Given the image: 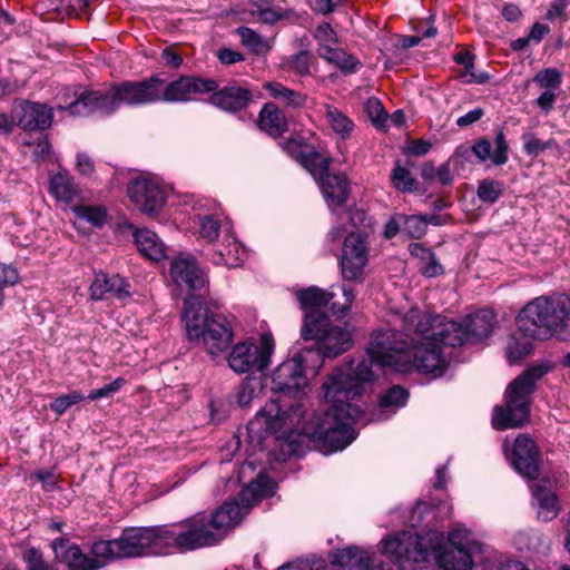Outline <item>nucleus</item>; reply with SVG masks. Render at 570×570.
<instances>
[{
    "label": "nucleus",
    "instance_id": "obj_40",
    "mask_svg": "<svg viewBox=\"0 0 570 570\" xmlns=\"http://www.w3.org/2000/svg\"><path fill=\"white\" fill-rule=\"evenodd\" d=\"M478 197L481 202L494 204L503 194V186L494 179H483L479 181Z\"/></svg>",
    "mask_w": 570,
    "mask_h": 570
},
{
    "label": "nucleus",
    "instance_id": "obj_13",
    "mask_svg": "<svg viewBox=\"0 0 570 570\" xmlns=\"http://www.w3.org/2000/svg\"><path fill=\"white\" fill-rule=\"evenodd\" d=\"M301 409L297 405L295 409L292 405V414L287 410H283L278 400H271L264 407L256 414L247 425L248 436L252 441L257 439L258 442L268 433H277L285 429L288 424L293 423V415Z\"/></svg>",
    "mask_w": 570,
    "mask_h": 570
},
{
    "label": "nucleus",
    "instance_id": "obj_57",
    "mask_svg": "<svg viewBox=\"0 0 570 570\" xmlns=\"http://www.w3.org/2000/svg\"><path fill=\"white\" fill-rule=\"evenodd\" d=\"M491 150V142L487 138H481L476 140L472 146V151L480 161H485L488 159L492 160Z\"/></svg>",
    "mask_w": 570,
    "mask_h": 570
},
{
    "label": "nucleus",
    "instance_id": "obj_22",
    "mask_svg": "<svg viewBox=\"0 0 570 570\" xmlns=\"http://www.w3.org/2000/svg\"><path fill=\"white\" fill-rule=\"evenodd\" d=\"M212 92L210 104L229 112L245 109L252 99L250 90L237 85L226 86L220 90L216 89Z\"/></svg>",
    "mask_w": 570,
    "mask_h": 570
},
{
    "label": "nucleus",
    "instance_id": "obj_24",
    "mask_svg": "<svg viewBox=\"0 0 570 570\" xmlns=\"http://www.w3.org/2000/svg\"><path fill=\"white\" fill-rule=\"evenodd\" d=\"M534 499L538 502V518L543 521L554 519L560 510L557 495L551 491V482L542 480L531 487Z\"/></svg>",
    "mask_w": 570,
    "mask_h": 570
},
{
    "label": "nucleus",
    "instance_id": "obj_32",
    "mask_svg": "<svg viewBox=\"0 0 570 570\" xmlns=\"http://www.w3.org/2000/svg\"><path fill=\"white\" fill-rule=\"evenodd\" d=\"M322 59L331 65L337 67L344 73H354L361 67V61L347 53L344 49L338 48L337 45L320 56Z\"/></svg>",
    "mask_w": 570,
    "mask_h": 570
},
{
    "label": "nucleus",
    "instance_id": "obj_64",
    "mask_svg": "<svg viewBox=\"0 0 570 570\" xmlns=\"http://www.w3.org/2000/svg\"><path fill=\"white\" fill-rule=\"evenodd\" d=\"M77 168L81 175L88 176L94 173L95 165L88 155L81 153L77 155Z\"/></svg>",
    "mask_w": 570,
    "mask_h": 570
},
{
    "label": "nucleus",
    "instance_id": "obj_26",
    "mask_svg": "<svg viewBox=\"0 0 570 570\" xmlns=\"http://www.w3.org/2000/svg\"><path fill=\"white\" fill-rule=\"evenodd\" d=\"M407 392L399 385L392 386L385 394L380 397L379 409L373 414L372 420L384 421L391 417L397 409L405 405Z\"/></svg>",
    "mask_w": 570,
    "mask_h": 570
},
{
    "label": "nucleus",
    "instance_id": "obj_53",
    "mask_svg": "<svg viewBox=\"0 0 570 570\" xmlns=\"http://www.w3.org/2000/svg\"><path fill=\"white\" fill-rule=\"evenodd\" d=\"M125 383L126 381L122 377H117L111 383L106 384L100 389L92 390L89 393L88 399L95 401L104 397H110L117 393L125 385Z\"/></svg>",
    "mask_w": 570,
    "mask_h": 570
},
{
    "label": "nucleus",
    "instance_id": "obj_39",
    "mask_svg": "<svg viewBox=\"0 0 570 570\" xmlns=\"http://www.w3.org/2000/svg\"><path fill=\"white\" fill-rule=\"evenodd\" d=\"M75 213L78 218L85 219L95 227H101L107 220V209L102 206H77Z\"/></svg>",
    "mask_w": 570,
    "mask_h": 570
},
{
    "label": "nucleus",
    "instance_id": "obj_8",
    "mask_svg": "<svg viewBox=\"0 0 570 570\" xmlns=\"http://www.w3.org/2000/svg\"><path fill=\"white\" fill-rule=\"evenodd\" d=\"M302 336L306 341H316L317 351H312L309 356L315 355L317 358L335 357L350 350L353 344L352 335L347 330L331 326L328 317L317 311L305 314Z\"/></svg>",
    "mask_w": 570,
    "mask_h": 570
},
{
    "label": "nucleus",
    "instance_id": "obj_25",
    "mask_svg": "<svg viewBox=\"0 0 570 570\" xmlns=\"http://www.w3.org/2000/svg\"><path fill=\"white\" fill-rule=\"evenodd\" d=\"M371 562L370 554L357 547L337 550L332 556V564L336 570H368Z\"/></svg>",
    "mask_w": 570,
    "mask_h": 570
},
{
    "label": "nucleus",
    "instance_id": "obj_47",
    "mask_svg": "<svg viewBox=\"0 0 570 570\" xmlns=\"http://www.w3.org/2000/svg\"><path fill=\"white\" fill-rule=\"evenodd\" d=\"M83 395L79 391H72L53 400L50 409L58 415L63 414L69 407L81 402Z\"/></svg>",
    "mask_w": 570,
    "mask_h": 570
},
{
    "label": "nucleus",
    "instance_id": "obj_15",
    "mask_svg": "<svg viewBox=\"0 0 570 570\" xmlns=\"http://www.w3.org/2000/svg\"><path fill=\"white\" fill-rule=\"evenodd\" d=\"M127 194L134 205L144 214L155 215L165 205L164 188L149 178H138L128 185Z\"/></svg>",
    "mask_w": 570,
    "mask_h": 570
},
{
    "label": "nucleus",
    "instance_id": "obj_58",
    "mask_svg": "<svg viewBox=\"0 0 570 570\" xmlns=\"http://www.w3.org/2000/svg\"><path fill=\"white\" fill-rule=\"evenodd\" d=\"M31 476L41 482L46 491L53 490L57 484V476L52 470H39L33 472Z\"/></svg>",
    "mask_w": 570,
    "mask_h": 570
},
{
    "label": "nucleus",
    "instance_id": "obj_46",
    "mask_svg": "<svg viewBox=\"0 0 570 570\" xmlns=\"http://www.w3.org/2000/svg\"><path fill=\"white\" fill-rule=\"evenodd\" d=\"M455 61L465 68V76L469 77L466 80L468 82L484 83L488 80L489 77L485 72H480L478 75L473 72V56L470 52L458 53L455 56Z\"/></svg>",
    "mask_w": 570,
    "mask_h": 570
},
{
    "label": "nucleus",
    "instance_id": "obj_27",
    "mask_svg": "<svg viewBox=\"0 0 570 570\" xmlns=\"http://www.w3.org/2000/svg\"><path fill=\"white\" fill-rule=\"evenodd\" d=\"M258 126L268 135L278 137L287 130V119L276 105L268 102L259 112Z\"/></svg>",
    "mask_w": 570,
    "mask_h": 570
},
{
    "label": "nucleus",
    "instance_id": "obj_18",
    "mask_svg": "<svg viewBox=\"0 0 570 570\" xmlns=\"http://www.w3.org/2000/svg\"><path fill=\"white\" fill-rule=\"evenodd\" d=\"M511 463L528 479H537L540 468V452L534 441L524 434L517 436L513 443Z\"/></svg>",
    "mask_w": 570,
    "mask_h": 570
},
{
    "label": "nucleus",
    "instance_id": "obj_20",
    "mask_svg": "<svg viewBox=\"0 0 570 570\" xmlns=\"http://www.w3.org/2000/svg\"><path fill=\"white\" fill-rule=\"evenodd\" d=\"M89 289L90 297L95 301H121L130 296V284L119 274L96 273Z\"/></svg>",
    "mask_w": 570,
    "mask_h": 570
},
{
    "label": "nucleus",
    "instance_id": "obj_62",
    "mask_svg": "<svg viewBox=\"0 0 570 570\" xmlns=\"http://www.w3.org/2000/svg\"><path fill=\"white\" fill-rule=\"evenodd\" d=\"M431 147V142L422 139H416L412 140L409 144L406 153L414 156H423L430 151Z\"/></svg>",
    "mask_w": 570,
    "mask_h": 570
},
{
    "label": "nucleus",
    "instance_id": "obj_49",
    "mask_svg": "<svg viewBox=\"0 0 570 570\" xmlns=\"http://www.w3.org/2000/svg\"><path fill=\"white\" fill-rule=\"evenodd\" d=\"M532 344L529 342H518L512 338L507 347V357L510 363H517L530 354Z\"/></svg>",
    "mask_w": 570,
    "mask_h": 570
},
{
    "label": "nucleus",
    "instance_id": "obj_33",
    "mask_svg": "<svg viewBox=\"0 0 570 570\" xmlns=\"http://www.w3.org/2000/svg\"><path fill=\"white\" fill-rule=\"evenodd\" d=\"M410 254L420 262L430 261V265L420 266V272L426 277H436L443 274V267L435 254L420 243H412L409 246Z\"/></svg>",
    "mask_w": 570,
    "mask_h": 570
},
{
    "label": "nucleus",
    "instance_id": "obj_10",
    "mask_svg": "<svg viewBox=\"0 0 570 570\" xmlns=\"http://www.w3.org/2000/svg\"><path fill=\"white\" fill-rule=\"evenodd\" d=\"M370 248L363 233L351 232L345 238L338 256V266L344 281L362 284L368 264Z\"/></svg>",
    "mask_w": 570,
    "mask_h": 570
},
{
    "label": "nucleus",
    "instance_id": "obj_41",
    "mask_svg": "<svg viewBox=\"0 0 570 570\" xmlns=\"http://www.w3.org/2000/svg\"><path fill=\"white\" fill-rule=\"evenodd\" d=\"M402 229L412 238L419 239L426 233V220L423 215H400Z\"/></svg>",
    "mask_w": 570,
    "mask_h": 570
},
{
    "label": "nucleus",
    "instance_id": "obj_51",
    "mask_svg": "<svg viewBox=\"0 0 570 570\" xmlns=\"http://www.w3.org/2000/svg\"><path fill=\"white\" fill-rule=\"evenodd\" d=\"M261 391L259 384L255 381L247 380L240 386L237 394V402L239 406H248L253 399L257 396Z\"/></svg>",
    "mask_w": 570,
    "mask_h": 570
},
{
    "label": "nucleus",
    "instance_id": "obj_12",
    "mask_svg": "<svg viewBox=\"0 0 570 570\" xmlns=\"http://www.w3.org/2000/svg\"><path fill=\"white\" fill-rule=\"evenodd\" d=\"M340 289L342 292V301H334L336 297L334 292H327L315 286L298 291L296 296L302 307L308 309L307 313L313 311L323 313L321 308L330 305V311L333 315L343 317L351 309L355 293L347 285H342Z\"/></svg>",
    "mask_w": 570,
    "mask_h": 570
},
{
    "label": "nucleus",
    "instance_id": "obj_61",
    "mask_svg": "<svg viewBox=\"0 0 570 570\" xmlns=\"http://www.w3.org/2000/svg\"><path fill=\"white\" fill-rule=\"evenodd\" d=\"M345 0H316L314 11L321 14H328L343 4Z\"/></svg>",
    "mask_w": 570,
    "mask_h": 570
},
{
    "label": "nucleus",
    "instance_id": "obj_1",
    "mask_svg": "<svg viewBox=\"0 0 570 570\" xmlns=\"http://www.w3.org/2000/svg\"><path fill=\"white\" fill-rule=\"evenodd\" d=\"M402 331L382 328L371 335L367 354L355 367L336 368L323 383L324 413L303 428L304 434L316 442L324 453L345 449L356 433L353 425L362 419L361 410L348 401L365 390L379 371L389 367L441 376L449 362L443 346H461L491 335L495 314L483 308L468 317L466 324L446 320L417 307L402 315Z\"/></svg>",
    "mask_w": 570,
    "mask_h": 570
},
{
    "label": "nucleus",
    "instance_id": "obj_29",
    "mask_svg": "<svg viewBox=\"0 0 570 570\" xmlns=\"http://www.w3.org/2000/svg\"><path fill=\"white\" fill-rule=\"evenodd\" d=\"M297 161L317 180L330 169L332 159L330 157L322 156L314 147L307 145L302 147V150L297 156Z\"/></svg>",
    "mask_w": 570,
    "mask_h": 570
},
{
    "label": "nucleus",
    "instance_id": "obj_50",
    "mask_svg": "<svg viewBox=\"0 0 570 570\" xmlns=\"http://www.w3.org/2000/svg\"><path fill=\"white\" fill-rule=\"evenodd\" d=\"M311 53L306 50H302L292 57L289 69L298 76H307L311 72Z\"/></svg>",
    "mask_w": 570,
    "mask_h": 570
},
{
    "label": "nucleus",
    "instance_id": "obj_2",
    "mask_svg": "<svg viewBox=\"0 0 570 570\" xmlns=\"http://www.w3.org/2000/svg\"><path fill=\"white\" fill-rule=\"evenodd\" d=\"M218 89L214 79L195 76H181L166 82L158 77L140 81H122L107 90H82L73 92V99L63 101L65 108L73 116H88L92 112L114 114L120 106L130 107L149 105L157 101L183 102L191 99V95L207 94Z\"/></svg>",
    "mask_w": 570,
    "mask_h": 570
},
{
    "label": "nucleus",
    "instance_id": "obj_9",
    "mask_svg": "<svg viewBox=\"0 0 570 570\" xmlns=\"http://www.w3.org/2000/svg\"><path fill=\"white\" fill-rule=\"evenodd\" d=\"M247 511V507H240L236 500H230L224 502L216 512L209 517L206 513H197L178 524H186L197 519L199 523L197 525V532L207 537L205 539L206 542L195 547V549H198L219 542L223 538V533L238 524Z\"/></svg>",
    "mask_w": 570,
    "mask_h": 570
},
{
    "label": "nucleus",
    "instance_id": "obj_19",
    "mask_svg": "<svg viewBox=\"0 0 570 570\" xmlns=\"http://www.w3.org/2000/svg\"><path fill=\"white\" fill-rule=\"evenodd\" d=\"M11 117L14 124L26 130H45L51 126L53 114L45 105L17 101L13 104Z\"/></svg>",
    "mask_w": 570,
    "mask_h": 570
},
{
    "label": "nucleus",
    "instance_id": "obj_59",
    "mask_svg": "<svg viewBox=\"0 0 570 570\" xmlns=\"http://www.w3.org/2000/svg\"><path fill=\"white\" fill-rule=\"evenodd\" d=\"M217 57L224 65H233L245 59L243 53L229 48L219 49L217 52Z\"/></svg>",
    "mask_w": 570,
    "mask_h": 570
},
{
    "label": "nucleus",
    "instance_id": "obj_60",
    "mask_svg": "<svg viewBox=\"0 0 570 570\" xmlns=\"http://www.w3.org/2000/svg\"><path fill=\"white\" fill-rule=\"evenodd\" d=\"M483 115L484 110L482 108H475L473 110H470L465 115L459 117L456 119V125L461 128L468 127L479 121L483 117Z\"/></svg>",
    "mask_w": 570,
    "mask_h": 570
},
{
    "label": "nucleus",
    "instance_id": "obj_45",
    "mask_svg": "<svg viewBox=\"0 0 570 570\" xmlns=\"http://www.w3.org/2000/svg\"><path fill=\"white\" fill-rule=\"evenodd\" d=\"M562 77L561 72L556 68H547L540 70L534 76V82L539 85V87L544 89L558 88L561 85Z\"/></svg>",
    "mask_w": 570,
    "mask_h": 570
},
{
    "label": "nucleus",
    "instance_id": "obj_56",
    "mask_svg": "<svg viewBox=\"0 0 570 570\" xmlns=\"http://www.w3.org/2000/svg\"><path fill=\"white\" fill-rule=\"evenodd\" d=\"M508 142L503 131H500L495 137V147L492 153V163L497 166L504 165L508 161Z\"/></svg>",
    "mask_w": 570,
    "mask_h": 570
},
{
    "label": "nucleus",
    "instance_id": "obj_4",
    "mask_svg": "<svg viewBox=\"0 0 570 570\" xmlns=\"http://www.w3.org/2000/svg\"><path fill=\"white\" fill-rule=\"evenodd\" d=\"M198 524L196 519L186 524L127 528L117 539L95 541L90 553L110 563L118 559L168 554L173 550H195L207 538L197 532Z\"/></svg>",
    "mask_w": 570,
    "mask_h": 570
},
{
    "label": "nucleus",
    "instance_id": "obj_3",
    "mask_svg": "<svg viewBox=\"0 0 570 570\" xmlns=\"http://www.w3.org/2000/svg\"><path fill=\"white\" fill-rule=\"evenodd\" d=\"M469 537L465 529H455L449 533L445 548L443 533L438 530H404L382 540V552L397 570H422L431 560L445 570H471L481 546Z\"/></svg>",
    "mask_w": 570,
    "mask_h": 570
},
{
    "label": "nucleus",
    "instance_id": "obj_5",
    "mask_svg": "<svg viewBox=\"0 0 570 570\" xmlns=\"http://www.w3.org/2000/svg\"><path fill=\"white\" fill-rule=\"evenodd\" d=\"M523 336L548 340L556 336L570 341V296H540L527 304L517 317Z\"/></svg>",
    "mask_w": 570,
    "mask_h": 570
},
{
    "label": "nucleus",
    "instance_id": "obj_37",
    "mask_svg": "<svg viewBox=\"0 0 570 570\" xmlns=\"http://www.w3.org/2000/svg\"><path fill=\"white\" fill-rule=\"evenodd\" d=\"M244 46L255 53H263L269 50V46L257 32L247 27H239L236 30Z\"/></svg>",
    "mask_w": 570,
    "mask_h": 570
},
{
    "label": "nucleus",
    "instance_id": "obj_55",
    "mask_svg": "<svg viewBox=\"0 0 570 570\" xmlns=\"http://www.w3.org/2000/svg\"><path fill=\"white\" fill-rule=\"evenodd\" d=\"M27 570H53L43 560L42 553L36 548L28 549L23 554Z\"/></svg>",
    "mask_w": 570,
    "mask_h": 570
},
{
    "label": "nucleus",
    "instance_id": "obj_42",
    "mask_svg": "<svg viewBox=\"0 0 570 570\" xmlns=\"http://www.w3.org/2000/svg\"><path fill=\"white\" fill-rule=\"evenodd\" d=\"M513 543L520 551H537L542 546V537L534 530H521L515 533Z\"/></svg>",
    "mask_w": 570,
    "mask_h": 570
},
{
    "label": "nucleus",
    "instance_id": "obj_6",
    "mask_svg": "<svg viewBox=\"0 0 570 570\" xmlns=\"http://www.w3.org/2000/svg\"><path fill=\"white\" fill-rule=\"evenodd\" d=\"M181 321L187 338L202 345L212 356L226 351L232 344L234 333L227 317L210 311L195 297L185 299Z\"/></svg>",
    "mask_w": 570,
    "mask_h": 570
},
{
    "label": "nucleus",
    "instance_id": "obj_34",
    "mask_svg": "<svg viewBox=\"0 0 570 570\" xmlns=\"http://www.w3.org/2000/svg\"><path fill=\"white\" fill-rule=\"evenodd\" d=\"M49 189L57 200L63 203H70L77 196V188L72 178L62 173L51 177Z\"/></svg>",
    "mask_w": 570,
    "mask_h": 570
},
{
    "label": "nucleus",
    "instance_id": "obj_7",
    "mask_svg": "<svg viewBox=\"0 0 570 570\" xmlns=\"http://www.w3.org/2000/svg\"><path fill=\"white\" fill-rule=\"evenodd\" d=\"M551 370L549 365H535L527 368L513 380L507 391L505 406H495L492 425L497 430L522 426L529 419L530 395L535 383Z\"/></svg>",
    "mask_w": 570,
    "mask_h": 570
},
{
    "label": "nucleus",
    "instance_id": "obj_48",
    "mask_svg": "<svg viewBox=\"0 0 570 570\" xmlns=\"http://www.w3.org/2000/svg\"><path fill=\"white\" fill-rule=\"evenodd\" d=\"M220 232V224L213 216H199V234L207 242L217 239Z\"/></svg>",
    "mask_w": 570,
    "mask_h": 570
},
{
    "label": "nucleus",
    "instance_id": "obj_21",
    "mask_svg": "<svg viewBox=\"0 0 570 570\" xmlns=\"http://www.w3.org/2000/svg\"><path fill=\"white\" fill-rule=\"evenodd\" d=\"M327 206L334 212L335 207L345 204L350 196L351 185L345 174L328 169L317 179Z\"/></svg>",
    "mask_w": 570,
    "mask_h": 570
},
{
    "label": "nucleus",
    "instance_id": "obj_28",
    "mask_svg": "<svg viewBox=\"0 0 570 570\" xmlns=\"http://www.w3.org/2000/svg\"><path fill=\"white\" fill-rule=\"evenodd\" d=\"M139 252L148 259L158 262L165 257V245L158 235L149 229H137L134 233Z\"/></svg>",
    "mask_w": 570,
    "mask_h": 570
},
{
    "label": "nucleus",
    "instance_id": "obj_14",
    "mask_svg": "<svg viewBox=\"0 0 570 570\" xmlns=\"http://www.w3.org/2000/svg\"><path fill=\"white\" fill-rule=\"evenodd\" d=\"M311 354L312 350L307 348L281 363L272 376L273 390L282 393H296L306 386L305 363Z\"/></svg>",
    "mask_w": 570,
    "mask_h": 570
},
{
    "label": "nucleus",
    "instance_id": "obj_36",
    "mask_svg": "<svg viewBox=\"0 0 570 570\" xmlns=\"http://www.w3.org/2000/svg\"><path fill=\"white\" fill-rule=\"evenodd\" d=\"M523 149L529 156H538L547 149H558L559 145L556 139L550 138L546 141L537 138L533 132H524L522 135Z\"/></svg>",
    "mask_w": 570,
    "mask_h": 570
},
{
    "label": "nucleus",
    "instance_id": "obj_63",
    "mask_svg": "<svg viewBox=\"0 0 570 570\" xmlns=\"http://www.w3.org/2000/svg\"><path fill=\"white\" fill-rule=\"evenodd\" d=\"M556 101V94L551 90L546 89L544 92H542L538 99H537V106L544 111L546 114L550 112L553 108Z\"/></svg>",
    "mask_w": 570,
    "mask_h": 570
},
{
    "label": "nucleus",
    "instance_id": "obj_44",
    "mask_svg": "<svg viewBox=\"0 0 570 570\" xmlns=\"http://www.w3.org/2000/svg\"><path fill=\"white\" fill-rule=\"evenodd\" d=\"M365 110H366L367 115L370 116L372 122L377 128L385 127V124L389 120V115L385 111L382 102L377 98H375V97L368 98L365 102Z\"/></svg>",
    "mask_w": 570,
    "mask_h": 570
},
{
    "label": "nucleus",
    "instance_id": "obj_35",
    "mask_svg": "<svg viewBox=\"0 0 570 570\" xmlns=\"http://www.w3.org/2000/svg\"><path fill=\"white\" fill-rule=\"evenodd\" d=\"M421 176L425 181L438 180L445 186L453 181L449 163L442 164L439 168H435L433 163H424L421 168Z\"/></svg>",
    "mask_w": 570,
    "mask_h": 570
},
{
    "label": "nucleus",
    "instance_id": "obj_11",
    "mask_svg": "<svg viewBox=\"0 0 570 570\" xmlns=\"http://www.w3.org/2000/svg\"><path fill=\"white\" fill-rule=\"evenodd\" d=\"M272 352L273 341L267 335H263L258 343L239 342L229 353L228 365L236 373L262 372L267 367Z\"/></svg>",
    "mask_w": 570,
    "mask_h": 570
},
{
    "label": "nucleus",
    "instance_id": "obj_52",
    "mask_svg": "<svg viewBox=\"0 0 570 570\" xmlns=\"http://www.w3.org/2000/svg\"><path fill=\"white\" fill-rule=\"evenodd\" d=\"M18 281L19 275L16 268L0 264V306L3 304L4 299L3 291L9 286H13Z\"/></svg>",
    "mask_w": 570,
    "mask_h": 570
},
{
    "label": "nucleus",
    "instance_id": "obj_38",
    "mask_svg": "<svg viewBox=\"0 0 570 570\" xmlns=\"http://www.w3.org/2000/svg\"><path fill=\"white\" fill-rule=\"evenodd\" d=\"M314 38L317 41V55H323L326 49H331L332 47L338 43L337 35L333 30L330 23L323 22L314 31Z\"/></svg>",
    "mask_w": 570,
    "mask_h": 570
},
{
    "label": "nucleus",
    "instance_id": "obj_16",
    "mask_svg": "<svg viewBox=\"0 0 570 570\" xmlns=\"http://www.w3.org/2000/svg\"><path fill=\"white\" fill-rule=\"evenodd\" d=\"M56 558L66 563L70 570H98L106 564L107 560L92 554V558L85 554L79 546L68 539L58 538L51 543Z\"/></svg>",
    "mask_w": 570,
    "mask_h": 570
},
{
    "label": "nucleus",
    "instance_id": "obj_31",
    "mask_svg": "<svg viewBox=\"0 0 570 570\" xmlns=\"http://www.w3.org/2000/svg\"><path fill=\"white\" fill-rule=\"evenodd\" d=\"M263 88L269 92L275 100L283 102L287 107L299 108L305 105L306 96L301 91L289 89L277 81H267Z\"/></svg>",
    "mask_w": 570,
    "mask_h": 570
},
{
    "label": "nucleus",
    "instance_id": "obj_17",
    "mask_svg": "<svg viewBox=\"0 0 570 570\" xmlns=\"http://www.w3.org/2000/svg\"><path fill=\"white\" fill-rule=\"evenodd\" d=\"M169 273L177 286H185L193 292L204 289L208 283L205 269L190 256L176 257L170 264Z\"/></svg>",
    "mask_w": 570,
    "mask_h": 570
},
{
    "label": "nucleus",
    "instance_id": "obj_54",
    "mask_svg": "<svg viewBox=\"0 0 570 570\" xmlns=\"http://www.w3.org/2000/svg\"><path fill=\"white\" fill-rule=\"evenodd\" d=\"M274 491V483L268 478H258L252 482L246 491L242 493L245 497L247 493H254L257 497H268Z\"/></svg>",
    "mask_w": 570,
    "mask_h": 570
},
{
    "label": "nucleus",
    "instance_id": "obj_43",
    "mask_svg": "<svg viewBox=\"0 0 570 570\" xmlns=\"http://www.w3.org/2000/svg\"><path fill=\"white\" fill-rule=\"evenodd\" d=\"M391 179L393 186L399 190L413 191L415 189V178L406 168L402 167L400 164H396L394 167Z\"/></svg>",
    "mask_w": 570,
    "mask_h": 570
},
{
    "label": "nucleus",
    "instance_id": "obj_23",
    "mask_svg": "<svg viewBox=\"0 0 570 570\" xmlns=\"http://www.w3.org/2000/svg\"><path fill=\"white\" fill-rule=\"evenodd\" d=\"M246 257V248L233 234L227 232L219 248L213 254L212 262L215 265H224L228 268H233L240 266Z\"/></svg>",
    "mask_w": 570,
    "mask_h": 570
},
{
    "label": "nucleus",
    "instance_id": "obj_30",
    "mask_svg": "<svg viewBox=\"0 0 570 570\" xmlns=\"http://www.w3.org/2000/svg\"><path fill=\"white\" fill-rule=\"evenodd\" d=\"M324 116L328 127L343 140L351 137L354 121L333 105L324 106Z\"/></svg>",
    "mask_w": 570,
    "mask_h": 570
}]
</instances>
